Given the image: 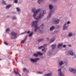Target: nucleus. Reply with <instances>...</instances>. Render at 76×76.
<instances>
[{
	"instance_id": "38",
	"label": "nucleus",
	"mask_w": 76,
	"mask_h": 76,
	"mask_svg": "<svg viewBox=\"0 0 76 76\" xmlns=\"http://www.w3.org/2000/svg\"><path fill=\"white\" fill-rule=\"evenodd\" d=\"M53 1L54 3H56L58 1V0H53Z\"/></svg>"
},
{
	"instance_id": "4",
	"label": "nucleus",
	"mask_w": 76,
	"mask_h": 76,
	"mask_svg": "<svg viewBox=\"0 0 76 76\" xmlns=\"http://www.w3.org/2000/svg\"><path fill=\"white\" fill-rule=\"evenodd\" d=\"M11 34L12 36L11 37L12 39H15V38H16V35L17 33L15 32L12 31L11 32Z\"/></svg>"
},
{
	"instance_id": "40",
	"label": "nucleus",
	"mask_w": 76,
	"mask_h": 76,
	"mask_svg": "<svg viewBox=\"0 0 76 76\" xmlns=\"http://www.w3.org/2000/svg\"><path fill=\"white\" fill-rule=\"evenodd\" d=\"M4 44L5 45H8V43H7V42H4Z\"/></svg>"
},
{
	"instance_id": "46",
	"label": "nucleus",
	"mask_w": 76,
	"mask_h": 76,
	"mask_svg": "<svg viewBox=\"0 0 76 76\" xmlns=\"http://www.w3.org/2000/svg\"><path fill=\"white\" fill-rule=\"evenodd\" d=\"M72 58L73 59L74 58L73 57H72Z\"/></svg>"
},
{
	"instance_id": "37",
	"label": "nucleus",
	"mask_w": 76,
	"mask_h": 76,
	"mask_svg": "<svg viewBox=\"0 0 76 76\" xmlns=\"http://www.w3.org/2000/svg\"><path fill=\"white\" fill-rule=\"evenodd\" d=\"M14 73H15L16 75H18V74H19L18 72H16L15 71H14Z\"/></svg>"
},
{
	"instance_id": "24",
	"label": "nucleus",
	"mask_w": 76,
	"mask_h": 76,
	"mask_svg": "<svg viewBox=\"0 0 76 76\" xmlns=\"http://www.w3.org/2000/svg\"><path fill=\"white\" fill-rule=\"evenodd\" d=\"M37 54L38 55H39V56H42V53H41L40 52H37Z\"/></svg>"
},
{
	"instance_id": "44",
	"label": "nucleus",
	"mask_w": 76,
	"mask_h": 76,
	"mask_svg": "<svg viewBox=\"0 0 76 76\" xmlns=\"http://www.w3.org/2000/svg\"><path fill=\"white\" fill-rule=\"evenodd\" d=\"M68 45L69 47H72V45Z\"/></svg>"
},
{
	"instance_id": "6",
	"label": "nucleus",
	"mask_w": 76,
	"mask_h": 76,
	"mask_svg": "<svg viewBox=\"0 0 76 76\" xmlns=\"http://www.w3.org/2000/svg\"><path fill=\"white\" fill-rule=\"evenodd\" d=\"M39 60V58H31L30 59V61L32 63H35L38 61Z\"/></svg>"
},
{
	"instance_id": "7",
	"label": "nucleus",
	"mask_w": 76,
	"mask_h": 76,
	"mask_svg": "<svg viewBox=\"0 0 76 76\" xmlns=\"http://www.w3.org/2000/svg\"><path fill=\"white\" fill-rule=\"evenodd\" d=\"M70 72L73 74H76V69L73 68H70L69 69Z\"/></svg>"
},
{
	"instance_id": "30",
	"label": "nucleus",
	"mask_w": 76,
	"mask_h": 76,
	"mask_svg": "<svg viewBox=\"0 0 76 76\" xmlns=\"http://www.w3.org/2000/svg\"><path fill=\"white\" fill-rule=\"evenodd\" d=\"M37 74H43V72H41L39 71H37Z\"/></svg>"
},
{
	"instance_id": "19",
	"label": "nucleus",
	"mask_w": 76,
	"mask_h": 76,
	"mask_svg": "<svg viewBox=\"0 0 76 76\" xmlns=\"http://www.w3.org/2000/svg\"><path fill=\"white\" fill-rule=\"evenodd\" d=\"M52 55V53H51V52L48 51V52L47 55H48V56H51Z\"/></svg>"
},
{
	"instance_id": "42",
	"label": "nucleus",
	"mask_w": 76,
	"mask_h": 76,
	"mask_svg": "<svg viewBox=\"0 0 76 76\" xmlns=\"http://www.w3.org/2000/svg\"><path fill=\"white\" fill-rule=\"evenodd\" d=\"M27 34H29L30 33V31H28L27 32Z\"/></svg>"
},
{
	"instance_id": "12",
	"label": "nucleus",
	"mask_w": 76,
	"mask_h": 76,
	"mask_svg": "<svg viewBox=\"0 0 76 76\" xmlns=\"http://www.w3.org/2000/svg\"><path fill=\"white\" fill-rule=\"evenodd\" d=\"M58 64L60 66H61L64 64V61H60L58 62Z\"/></svg>"
},
{
	"instance_id": "35",
	"label": "nucleus",
	"mask_w": 76,
	"mask_h": 76,
	"mask_svg": "<svg viewBox=\"0 0 76 76\" xmlns=\"http://www.w3.org/2000/svg\"><path fill=\"white\" fill-rule=\"evenodd\" d=\"M42 50L44 52H45L46 51V50H45V48L42 49Z\"/></svg>"
},
{
	"instance_id": "47",
	"label": "nucleus",
	"mask_w": 76,
	"mask_h": 76,
	"mask_svg": "<svg viewBox=\"0 0 76 76\" xmlns=\"http://www.w3.org/2000/svg\"><path fill=\"white\" fill-rule=\"evenodd\" d=\"M0 60H1V59H0Z\"/></svg>"
},
{
	"instance_id": "20",
	"label": "nucleus",
	"mask_w": 76,
	"mask_h": 76,
	"mask_svg": "<svg viewBox=\"0 0 76 76\" xmlns=\"http://www.w3.org/2000/svg\"><path fill=\"white\" fill-rule=\"evenodd\" d=\"M54 41H55V38L53 37L50 40V41L51 42H54Z\"/></svg>"
},
{
	"instance_id": "43",
	"label": "nucleus",
	"mask_w": 76,
	"mask_h": 76,
	"mask_svg": "<svg viewBox=\"0 0 76 76\" xmlns=\"http://www.w3.org/2000/svg\"><path fill=\"white\" fill-rule=\"evenodd\" d=\"M66 47V45H63V47L64 48L65 47Z\"/></svg>"
},
{
	"instance_id": "10",
	"label": "nucleus",
	"mask_w": 76,
	"mask_h": 76,
	"mask_svg": "<svg viewBox=\"0 0 76 76\" xmlns=\"http://www.w3.org/2000/svg\"><path fill=\"white\" fill-rule=\"evenodd\" d=\"M68 53L71 56H73L75 53L73 52V51L72 50H70L68 51Z\"/></svg>"
},
{
	"instance_id": "18",
	"label": "nucleus",
	"mask_w": 76,
	"mask_h": 76,
	"mask_svg": "<svg viewBox=\"0 0 76 76\" xmlns=\"http://www.w3.org/2000/svg\"><path fill=\"white\" fill-rule=\"evenodd\" d=\"M68 36L69 37H71L73 36V33H72V32L69 33L68 35Z\"/></svg>"
},
{
	"instance_id": "34",
	"label": "nucleus",
	"mask_w": 76,
	"mask_h": 76,
	"mask_svg": "<svg viewBox=\"0 0 76 76\" xmlns=\"http://www.w3.org/2000/svg\"><path fill=\"white\" fill-rule=\"evenodd\" d=\"M32 34H33V32H31L29 34V37H31L32 35Z\"/></svg>"
},
{
	"instance_id": "17",
	"label": "nucleus",
	"mask_w": 76,
	"mask_h": 76,
	"mask_svg": "<svg viewBox=\"0 0 76 76\" xmlns=\"http://www.w3.org/2000/svg\"><path fill=\"white\" fill-rule=\"evenodd\" d=\"M52 73L51 72L48 73L47 74L45 75L44 76H51Z\"/></svg>"
},
{
	"instance_id": "36",
	"label": "nucleus",
	"mask_w": 76,
	"mask_h": 76,
	"mask_svg": "<svg viewBox=\"0 0 76 76\" xmlns=\"http://www.w3.org/2000/svg\"><path fill=\"white\" fill-rule=\"evenodd\" d=\"M12 19L13 20H15L16 19V17H13L12 18Z\"/></svg>"
},
{
	"instance_id": "5",
	"label": "nucleus",
	"mask_w": 76,
	"mask_h": 76,
	"mask_svg": "<svg viewBox=\"0 0 76 76\" xmlns=\"http://www.w3.org/2000/svg\"><path fill=\"white\" fill-rule=\"evenodd\" d=\"M58 74L59 76H64V74L61 72V69L60 68L58 70Z\"/></svg>"
},
{
	"instance_id": "11",
	"label": "nucleus",
	"mask_w": 76,
	"mask_h": 76,
	"mask_svg": "<svg viewBox=\"0 0 76 76\" xmlns=\"http://www.w3.org/2000/svg\"><path fill=\"white\" fill-rule=\"evenodd\" d=\"M49 9L50 10V12H54V11L53 10V5H49Z\"/></svg>"
},
{
	"instance_id": "39",
	"label": "nucleus",
	"mask_w": 76,
	"mask_h": 76,
	"mask_svg": "<svg viewBox=\"0 0 76 76\" xmlns=\"http://www.w3.org/2000/svg\"><path fill=\"white\" fill-rule=\"evenodd\" d=\"M70 22L69 21H67V23H66L68 25H69V24H70Z\"/></svg>"
},
{
	"instance_id": "32",
	"label": "nucleus",
	"mask_w": 76,
	"mask_h": 76,
	"mask_svg": "<svg viewBox=\"0 0 76 76\" xmlns=\"http://www.w3.org/2000/svg\"><path fill=\"white\" fill-rule=\"evenodd\" d=\"M10 29L9 28H7L6 30V32H9V31H10Z\"/></svg>"
},
{
	"instance_id": "1",
	"label": "nucleus",
	"mask_w": 76,
	"mask_h": 76,
	"mask_svg": "<svg viewBox=\"0 0 76 76\" xmlns=\"http://www.w3.org/2000/svg\"><path fill=\"white\" fill-rule=\"evenodd\" d=\"M41 10V9H39L37 10L35 8H33L32 9V12L34 13L33 16L34 19H36V20H39L44 16V15H45V13H46V11H45V10H42L41 11L40 13L39 14V15H38V16L37 17H36L37 15H38V12H39Z\"/></svg>"
},
{
	"instance_id": "26",
	"label": "nucleus",
	"mask_w": 76,
	"mask_h": 76,
	"mask_svg": "<svg viewBox=\"0 0 76 76\" xmlns=\"http://www.w3.org/2000/svg\"><path fill=\"white\" fill-rule=\"evenodd\" d=\"M2 4H4L5 5H6V2L3 0H2Z\"/></svg>"
},
{
	"instance_id": "41",
	"label": "nucleus",
	"mask_w": 76,
	"mask_h": 76,
	"mask_svg": "<svg viewBox=\"0 0 76 76\" xmlns=\"http://www.w3.org/2000/svg\"><path fill=\"white\" fill-rule=\"evenodd\" d=\"M73 56H74V58H76V54H75V53L74 54Z\"/></svg>"
},
{
	"instance_id": "14",
	"label": "nucleus",
	"mask_w": 76,
	"mask_h": 76,
	"mask_svg": "<svg viewBox=\"0 0 76 76\" xmlns=\"http://www.w3.org/2000/svg\"><path fill=\"white\" fill-rule=\"evenodd\" d=\"M51 47H52V50H54V49H55L56 48V44H53L51 46Z\"/></svg>"
},
{
	"instance_id": "33",
	"label": "nucleus",
	"mask_w": 76,
	"mask_h": 76,
	"mask_svg": "<svg viewBox=\"0 0 76 76\" xmlns=\"http://www.w3.org/2000/svg\"><path fill=\"white\" fill-rule=\"evenodd\" d=\"M26 31H25V32H23V33H21L20 34V35H23L24 34H25L26 33Z\"/></svg>"
},
{
	"instance_id": "21",
	"label": "nucleus",
	"mask_w": 76,
	"mask_h": 76,
	"mask_svg": "<svg viewBox=\"0 0 76 76\" xmlns=\"http://www.w3.org/2000/svg\"><path fill=\"white\" fill-rule=\"evenodd\" d=\"M62 44H63V43H62V44L59 43V44H58V48H59L60 47H62V46L63 45Z\"/></svg>"
},
{
	"instance_id": "15",
	"label": "nucleus",
	"mask_w": 76,
	"mask_h": 76,
	"mask_svg": "<svg viewBox=\"0 0 76 76\" xmlns=\"http://www.w3.org/2000/svg\"><path fill=\"white\" fill-rule=\"evenodd\" d=\"M44 39V38H42L40 39H39L37 40V41L38 42H41L42 41H43Z\"/></svg>"
},
{
	"instance_id": "16",
	"label": "nucleus",
	"mask_w": 76,
	"mask_h": 76,
	"mask_svg": "<svg viewBox=\"0 0 76 76\" xmlns=\"http://www.w3.org/2000/svg\"><path fill=\"white\" fill-rule=\"evenodd\" d=\"M55 28V27L54 26H52L50 28V31H53L54 29V28Z\"/></svg>"
},
{
	"instance_id": "9",
	"label": "nucleus",
	"mask_w": 76,
	"mask_h": 76,
	"mask_svg": "<svg viewBox=\"0 0 76 76\" xmlns=\"http://www.w3.org/2000/svg\"><path fill=\"white\" fill-rule=\"evenodd\" d=\"M54 12L52 11V12H50L49 13V15L47 17V19H50V18H51V16H52L53 15V14Z\"/></svg>"
},
{
	"instance_id": "27",
	"label": "nucleus",
	"mask_w": 76,
	"mask_h": 76,
	"mask_svg": "<svg viewBox=\"0 0 76 76\" xmlns=\"http://www.w3.org/2000/svg\"><path fill=\"white\" fill-rule=\"evenodd\" d=\"M33 56L34 57H37L38 56V55H37V53H34L33 54Z\"/></svg>"
},
{
	"instance_id": "13",
	"label": "nucleus",
	"mask_w": 76,
	"mask_h": 76,
	"mask_svg": "<svg viewBox=\"0 0 76 76\" xmlns=\"http://www.w3.org/2000/svg\"><path fill=\"white\" fill-rule=\"evenodd\" d=\"M23 72L26 73H27L29 72V71H28V70H27V69L26 68H24L23 69Z\"/></svg>"
},
{
	"instance_id": "29",
	"label": "nucleus",
	"mask_w": 76,
	"mask_h": 76,
	"mask_svg": "<svg viewBox=\"0 0 76 76\" xmlns=\"http://www.w3.org/2000/svg\"><path fill=\"white\" fill-rule=\"evenodd\" d=\"M16 9L17 11V12H19V11H20V9L19 8V7H17V8H16Z\"/></svg>"
},
{
	"instance_id": "3",
	"label": "nucleus",
	"mask_w": 76,
	"mask_h": 76,
	"mask_svg": "<svg viewBox=\"0 0 76 76\" xmlns=\"http://www.w3.org/2000/svg\"><path fill=\"white\" fill-rule=\"evenodd\" d=\"M59 21L60 20H59V19L56 18H53L52 19V20L51 21V22L53 23L57 24L59 23Z\"/></svg>"
},
{
	"instance_id": "31",
	"label": "nucleus",
	"mask_w": 76,
	"mask_h": 76,
	"mask_svg": "<svg viewBox=\"0 0 76 76\" xmlns=\"http://www.w3.org/2000/svg\"><path fill=\"white\" fill-rule=\"evenodd\" d=\"M43 47H44V46H40L38 48V49H41V48H43Z\"/></svg>"
},
{
	"instance_id": "45",
	"label": "nucleus",
	"mask_w": 76,
	"mask_h": 76,
	"mask_svg": "<svg viewBox=\"0 0 76 76\" xmlns=\"http://www.w3.org/2000/svg\"><path fill=\"white\" fill-rule=\"evenodd\" d=\"M46 39H47V40H48L49 38H46Z\"/></svg>"
},
{
	"instance_id": "23",
	"label": "nucleus",
	"mask_w": 76,
	"mask_h": 76,
	"mask_svg": "<svg viewBox=\"0 0 76 76\" xmlns=\"http://www.w3.org/2000/svg\"><path fill=\"white\" fill-rule=\"evenodd\" d=\"M26 40V37L24 40L21 41V43H23L25 42V41Z\"/></svg>"
},
{
	"instance_id": "28",
	"label": "nucleus",
	"mask_w": 76,
	"mask_h": 76,
	"mask_svg": "<svg viewBox=\"0 0 76 76\" xmlns=\"http://www.w3.org/2000/svg\"><path fill=\"white\" fill-rule=\"evenodd\" d=\"M14 1V3H15V4H17L18 3V0H13Z\"/></svg>"
},
{
	"instance_id": "8",
	"label": "nucleus",
	"mask_w": 76,
	"mask_h": 76,
	"mask_svg": "<svg viewBox=\"0 0 76 76\" xmlns=\"http://www.w3.org/2000/svg\"><path fill=\"white\" fill-rule=\"evenodd\" d=\"M69 26V25L66 23V22L65 23L63 26V29L64 30H66L67 28H68Z\"/></svg>"
},
{
	"instance_id": "2",
	"label": "nucleus",
	"mask_w": 76,
	"mask_h": 76,
	"mask_svg": "<svg viewBox=\"0 0 76 76\" xmlns=\"http://www.w3.org/2000/svg\"><path fill=\"white\" fill-rule=\"evenodd\" d=\"M38 21L39 20H37L33 21L31 24V26L32 27H35L34 31L35 32H36L38 29H39L40 32H43L44 25V24H42L40 27H38L37 23Z\"/></svg>"
},
{
	"instance_id": "25",
	"label": "nucleus",
	"mask_w": 76,
	"mask_h": 76,
	"mask_svg": "<svg viewBox=\"0 0 76 76\" xmlns=\"http://www.w3.org/2000/svg\"><path fill=\"white\" fill-rule=\"evenodd\" d=\"M11 6H12V5H9L6 7V9H9V8H10Z\"/></svg>"
},
{
	"instance_id": "22",
	"label": "nucleus",
	"mask_w": 76,
	"mask_h": 76,
	"mask_svg": "<svg viewBox=\"0 0 76 76\" xmlns=\"http://www.w3.org/2000/svg\"><path fill=\"white\" fill-rule=\"evenodd\" d=\"M44 0H38L37 1V2L38 4H40L41 3V2H42V1H43Z\"/></svg>"
}]
</instances>
